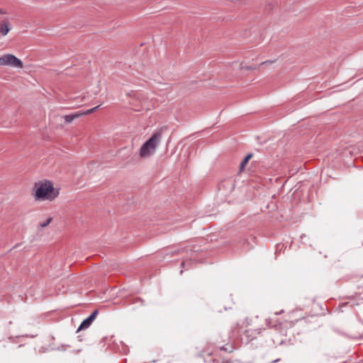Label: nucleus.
<instances>
[{
  "mask_svg": "<svg viewBox=\"0 0 363 363\" xmlns=\"http://www.w3.org/2000/svg\"><path fill=\"white\" fill-rule=\"evenodd\" d=\"M59 189H55L50 181L35 184V197L40 201H53L59 195Z\"/></svg>",
  "mask_w": 363,
  "mask_h": 363,
  "instance_id": "nucleus-1",
  "label": "nucleus"
},
{
  "mask_svg": "<svg viewBox=\"0 0 363 363\" xmlns=\"http://www.w3.org/2000/svg\"><path fill=\"white\" fill-rule=\"evenodd\" d=\"M162 138L161 131L154 133L150 138L147 140L140 147V156L143 158H147L152 155Z\"/></svg>",
  "mask_w": 363,
  "mask_h": 363,
  "instance_id": "nucleus-2",
  "label": "nucleus"
},
{
  "mask_svg": "<svg viewBox=\"0 0 363 363\" xmlns=\"http://www.w3.org/2000/svg\"><path fill=\"white\" fill-rule=\"evenodd\" d=\"M0 66H8L13 68L22 69V61L12 54H5L0 57Z\"/></svg>",
  "mask_w": 363,
  "mask_h": 363,
  "instance_id": "nucleus-3",
  "label": "nucleus"
},
{
  "mask_svg": "<svg viewBox=\"0 0 363 363\" xmlns=\"http://www.w3.org/2000/svg\"><path fill=\"white\" fill-rule=\"evenodd\" d=\"M11 23L8 18L3 19L0 21V35L6 36L11 30Z\"/></svg>",
  "mask_w": 363,
  "mask_h": 363,
  "instance_id": "nucleus-4",
  "label": "nucleus"
},
{
  "mask_svg": "<svg viewBox=\"0 0 363 363\" xmlns=\"http://www.w3.org/2000/svg\"><path fill=\"white\" fill-rule=\"evenodd\" d=\"M261 330L260 329H256V330H252V329H247L245 331V335L247 336L248 340H253L256 337V336L259 334H260Z\"/></svg>",
  "mask_w": 363,
  "mask_h": 363,
  "instance_id": "nucleus-5",
  "label": "nucleus"
},
{
  "mask_svg": "<svg viewBox=\"0 0 363 363\" xmlns=\"http://www.w3.org/2000/svg\"><path fill=\"white\" fill-rule=\"evenodd\" d=\"M82 116V113H75V114H71V115H67L64 116L65 121L67 123H71L72 122L75 118Z\"/></svg>",
  "mask_w": 363,
  "mask_h": 363,
  "instance_id": "nucleus-6",
  "label": "nucleus"
},
{
  "mask_svg": "<svg viewBox=\"0 0 363 363\" xmlns=\"http://www.w3.org/2000/svg\"><path fill=\"white\" fill-rule=\"evenodd\" d=\"M91 324V320L87 318L81 323L77 330L79 331L80 330L86 329L89 328Z\"/></svg>",
  "mask_w": 363,
  "mask_h": 363,
  "instance_id": "nucleus-7",
  "label": "nucleus"
},
{
  "mask_svg": "<svg viewBox=\"0 0 363 363\" xmlns=\"http://www.w3.org/2000/svg\"><path fill=\"white\" fill-rule=\"evenodd\" d=\"M252 157V155H247L244 159L241 162L240 164V170H242L246 166V164H247V162H249V160L251 159Z\"/></svg>",
  "mask_w": 363,
  "mask_h": 363,
  "instance_id": "nucleus-8",
  "label": "nucleus"
},
{
  "mask_svg": "<svg viewBox=\"0 0 363 363\" xmlns=\"http://www.w3.org/2000/svg\"><path fill=\"white\" fill-rule=\"evenodd\" d=\"M266 324L269 328H277L278 325H280L279 323H277V322L272 321V318L267 319Z\"/></svg>",
  "mask_w": 363,
  "mask_h": 363,
  "instance_id": "nucleus-9",
  "label": "nucleus"
},
{
  "mask_svg": "<svg viewBox=\"0 0 363 363\" xmlns=\"http://www.w3.org/2000/svg\"><path fill=\"white\" fill-rule=\"evenodd\" d=\"M52 218L51 217L48 218L45 222L40 223L39 224L40 228H45L50 224L52 221Z\"/></svg>",
  "mask_w": 363,
  "mask_h": 363,
  "instance_id": "nucleus-10",
  "label": "nucleus"
},
{
  "mask_svg": "<svg viewBox=\"0 0 363 363\" xmlns=\"http://www.w3.org/2000/svg\"><path fill=\"white\" fill-rule=\"evenodd\" d=\"M99 106H97L96 107H94L91 109H89L87 110L86 111L84 112V113H82V115H86V114H90V113H94V111H96L98 108H99Z\"/></svg>",
  "mask_w": 363,
  "mask_h": 363,
  "instance_id": "nucleus-11",
  "label": "nucleus"
},
{
  "mask_svg": "<svg viewBox=\"0 0 363 363\" xmlns=\"http://www.w3.org/2000/svg\"><path fill=\"white\" fill-rule=\"evenodd\" d=\"M98 314V311H94L89 317L88 318L91 320V322L92 323L94 321V320L96 318V315Z\"/></svg>",
  "mask_w": 363,
  "mask_h": 363,
  "instance_id": "nucleus-12",
  "label": "nucleus"
},
{
  "mask_svg": "<svg viewBox=\"0 0 363 363\" xmlns=\"http://www.w3.org/2000/svg\"><path fill=\"white\" fill-rule=\"evenodd\" d=\"M98 314V311H94L89 317L88 318L91 320V322L92 323L94 321V320L96 318V315Z\"/></svg>",
  "mask_w": 363,
  "mask_h": 363,
  "instance_id": "nucleus-13",
  "label": "nucleus"
},
{
  "mask_svg": "<svg viewBox=\"0 0 363 363\" xmlns=\"http://www.w3.org/2000/svg\"><path fill=\"white\" fill-rule=\"evenodd\" d=\"M98 314V311H94L89 317L88 318L91 320V322L92 323L94 321V320L96 318V315Z\"/></svg>",
  "mask_w": 363,
  "mask_h": 363,
  "instance_id": "nucleus-14",
  "label": "nucleus"
},
{
  "mask_svg": "<svg viewBox=\"0 0 363 363\" xmlns=\"http://www.w3.org/2000/svg\"><path fill=\"white\" fill-rule=\"evenodd\" d=\"M221 350H223L227 351L228 352H233V347L231 345H227L226 347H222Z\"/></svg>",
  "mask_w": 363,
  "mask_h": 363,
  "instance_id": "nucleus-15",
  "label": "nucleus"
},
{
  "mask_svg": "<svg viewBox=\"0 0 363 363\" xmlns=\"http://www.w3.org/2000/svg\"><path fill=\"white\" fill-rule=\"evenodd\" d=\"M6 13V11H4L3 9H0V14H5Z\"/></svg>",
  "mask_w": 363,
  "mask_h": 363,
  "instance_id": "nucleus-16",
  "label": "nucleus"
},
{
  "mask_svg": "<svg viewBox=\"0 0 363 363\" xmlns=\"http://www.w3.org/2000/svg\"><path fill=\"white\" fill-rule=\"evenodd\" d=\"M284 312V311H281L280 312H277V313H275V315H279L281 313H282Z\"/></svg>",
  "mask_w": 363,
  "mask_h": 363,
  "instance_id": "nucleus-17",
  "label": "nucleus"
},
{
  "mask_svg": "<svg viewBox=\"0 0 363 363\" xmlns=\"http://www.w3.org/2000/svg\"><path fill=\"white\" fill-rule=\"evenodd\" d=\"M182 267H184V262L182 263Z\"/></svg>",
  "mask_w": 363,
  "mask_h": 363,
  "instance_id": "nucleus-18",
  "label": "nucleus"
}]
</instances>
